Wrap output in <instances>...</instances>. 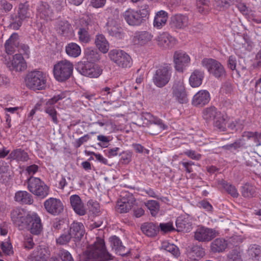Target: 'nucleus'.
<instances>
[{
  "instance_id": "18",
  "label": "nucleus",
  "mask_w": 261,
  "mask_h": 261,
  "mask_svg": "<svg viewBox=\"0 0 261 261\" xmlns=\"http://www.w3.org/2000/svg\"><path fill=\"white\" fill-rule=\"evenodd\" d=\"M6 64L11 70L15 71L24 70L27 67L26 63L21 54H15L13 59L6 62Z\"/></svg>"
},
{
  "instance_id": "13",
  "label": "nucleus",
  "mask_w": 261,
  "mask_h": 261,
  "mask_svg": "<svg viewBox=\"0 0 261 261\" xmlns=\"http://www.w3.org/2000/svg\"><path fill=\"white\" fill-rule=\"evenodd\" d=\"M106 30L110 36L117 39L124 37L125 33L120 23L114 19L109 18L106 25Z\"/></svg>"
},
{
  "instance_id": "43",
  "label": "nucleus",
  "mask_w": 261,
  "mask_h": 261,
  "mask_svg": "<svg viewBox=\"0 0 261 261\" xmlns=\"http://www.w3.org/2000/svg\"><path fill=\"white\" fill-rule=\"evenodd\" d=\"M161 248L171 253L175 257H177L180 254L178 248L175 245L170 244L168 242H163L162 243Z\"/></svg>"
},
{
  "instance_id": "28",
  "label": "nucleus",
  "mask_w": 261,
  "mask_h": 261,
  "mask_svg": "<svg viewBox=\"0 0 261 261\" xmlns=\"http://www.w3.org/2000/svg\"><path fill=\"white\" fill-rule=\"evenodd\" d=\"M204 77V72L200 69L194 70L189 77V84L193 88L199 87L202 83Z\"/></svg>"
},
{
  "instance_id": "53",
  "label": "nucleus",
  "mask_w": 261,
  "mask_h": 261,
  "mask_svg": "<svg viewBox=\"0 0 261 261\" xmlns=\"http://www.w3.org/2000/svg\"><path fill=\"white\" fill-rule=\"evenodd\" d=\"M223 187L227 192L233 197L237 198L239 196V193L234 186L227 183H224Z\"/></svg>"
},
{
  "instance_id": "32",
  "label": "nucleus",
  "mask_w": 261,
  "mask_h": 261,
  "mask_svg": "<svg viewBox=\"0 0 261 261\" xmlns=\"http://www.w3.org/2000/svg\"><path fill=\"white\" fill-rule=\"evenodd\" d=\"M31 14L29 12V4L27 3L19 4L17 13V17L19 19L17 22V24L18 26H21L22 21L27 18H29Z\"/></svg>"
},
{
  "instance_id": "19",
  "label": "nucleus",
  "mask_w": 261,
  "mask_h": 261,
  "mask_svg": "<svg viewBox=\"0 0 261 261\" xmlns=\"http://www.w3.org/2000/svg\"><path fill=\"white\" fill-rule=\"evenodd\" d=\"M190 24L188 16L183 14H176L171 18V28L179 30H184Z\"/></svg>"
},
{
  "instance_id": "52",
  "label": "nucleus",
  "mask_w": 261,
  "mask_h": 261,
  "mask_svg": "<svg viewBox=\"0 0 261 261\" xmlns=\"http://www.w3.org/2000/svg\"><path fill=\"white\" fill-rule=\"evenodd\" d=\"M190 253L192 254V256L193 257H202L205 254L203 248L198 245L193 246L191 249Z\"/></svg>"
},
{
  "instance_id": "36",
  "label": "nucleus",
  "mask_w": 261,
  "mask_h": 261,
  "mask_svg": "<svg viewBox=\"0 0 261 261\" xmlns=\"http://www.w3.org/2000/svg\"><path fill=\"white\" fill-rule=\"evenodd\" d=\"M247 254L253 261H261V247L259 246L256 244L250 245Z\"/></svg>"
},
{
  "instance_id": "21",
  "label": "nucleus",
  "mask_w": 261,
  "mask_h": 261,
  "mask_svg": "<svg viewBox=\"0 0 261 261\" xmlns=\"http://www.w3.org/2000/svg\"><path fill=\"white\" fill-rule=\"evenodd\" d=\"M68 232L74 241H78L83 237L85 229L82 223L74 221L71 224Z\"/></svg>"
},
{
  "instance_id": "27",
  "label": "nucleus",
  "mask_w": 261,
  "mask_h": 261,
  "mask_svg": "<svg viewBox=\"0 0 261 261\" xmlns=\"http://www.w3.org/2000/svg\"><path fill=\"white\" fill-rule=\"evenodd\" d=\"M19 36L17 33H13L5 43V51L8 55L13 54L18 48Z\"/></svg>"
},
{
  "instance_id": "5",
  "label": "nucleus",
  "mask_w": 261,
  "mask_h": 261,
  "mask_svg": "<svg viewBox=\"0 0 261 261\" xmlns=\"http://www.w3.org/2000/svg\"><path fill=\"white\" fill-rule=\"evenodd\" d=\"M172 75V67L167 64L156 67L153 74L152 82L159 88H163L170 81Z\"/></svg>"
},
{
  "instance_id": "59",
  "label": "nucleus",
  "mask_w": 261,
  "mask_h": 261,
  "mask_svg": "<svg viewBox=\"0 0 261 261\" xmlns=\"http://www.w3.org/2000/svg\"><path fill=\"white\" fill-rule=\"evenodd\" d=\"M231 261H241V255L237 251L233 250L228 255Z\"/></svg>"
},
{
  "instance_id": "34",
  "label": "nucleus",
  "mask_w": 261,
  "mask_h": 261,
  "mask_svg": "<svg viewBox=\"0 0 261 261\" xmlns=\"http://www.w3.org/2000/svg\"><path fill=\"white\" fill-rule=\"evenodd\" d=\"M65 52L69 57L76 58L81 54V48L77 44L71 42L66 45Z\"/></svg>"
},
{
  "instance_id": "50",
  "label": "nucleus",
  "mask_w": 261,
  "mask_h": 261,
  "mask_svg": "<svg viewBox=\"0 0 261 261\" xmlns=\"http://www.w3.org/2000/svg\"><path fill=\"white\" fill-rule=\"evenodd\" d=\"M156 117H154L149 113H143L141 116V120L142 121V125L143 126H147L151 123Z\"/></svg>"
},
{
  "instance_id": "14",
  "label": "nucleus",
  "mask_w": 261,
  "mask_h": 261,
  "mask_svg": "<svg viewBox=\"0 0 261 261\" xmlns=\"http://www.w3.org/2000/svg\"><path fill=\"white\" fill-rule=\"evenodd\" d=\"M190 58L186 53L176 51L173 55V63L175 69L179 72H182L190 62Z\"/></svg>"
},
{
  "instance_id": "26",
  "label": "nucleus",
  "mask_w": 261,
  "mask_h": 261,
  "mask_svg": "<svg viewBox=\"0 0 261 261\" xmlns=\"http://www.w3.org/2000/svg\"><path fill=\"white\" fill-rule=\"evenodd\" d=\"M147 127V132L152 135H158L162 130L168 128V126L161 119L157 117Z\"/></svg>"
},
{
  "instance_id": "62",
  "label": "nucleus",
  "mask_w": 261,
  "mask_h": 261,
  "mask_svg": "<svg viewBox=\"0 0 261 261\" xmlns=\"http://www.w3.org/2000/svg\"><path fill=\"white\" fill-rule=\"evenodd\" d=\"M34 245L33 239L31 237L26 238L24 240L23 246L27 249H32Z\"/></svg>"
},
{
  "instance_id": "9",
  "label": "nucleus",
  "mask_w": 261,
  "mask_h": 261,
  "mask_svg": "<svg viewBox=\"0 0 261 261\" xmlns=\"http://www.w3.org/2000/svg\"><path fill=\"white\" fill-rule=\"evenodd\" d=\"M108 56L110 60L119 67L126 68L132 66V60L130 56L123 50L112 49L110 51Z\"/></svg>"
},
{
  "instance_id": "57",
  "label": "nucleus",
  "mask_w": 261,
  "mask_h": 261,
  "mask_svg": "<svg viewBox=\"0 0 261 261\" xmlns=\"http://www.w3.org/2000/svg\"><path fill=\"white\" fill-rule=\"evenodd\" d=\"M183 153L190 159L194 160H199L201 157L200 154L198 153L195 151L192 150H187L184 151Z\"/></svg>"
},
{
  "instance_id": "49",
  "label": "nucleus",
  "mask_w": 261,
  "mask_h": 261,
  "mask_svg": "<svg viewBox=\"0 0 261 261\" xmlns=\"http://www.w3.org/2000/svg\"><path fill=\"white\" fill-rule=\"evenodd\" d=\"M80 41L83 43H87L90 40V36L88 31L84 28H80L77 33Z\"/></svg>"
},
{
  "instance_id": "15",
  "label": "nucleus",
  "mask_w": 261,
  "mask_h": 261,
  "mask_svg": "<svg viewBox=\"0 0 261 261\" xmlns=\"http://www.w3.org/2000/svg\"><path fill=\"white\" fill-rule=\"evenodd\" d=\"M217 235V232L215 230L204 226H200L196 229L194 238L200 242H208L216 237Z\"/></svg>"
},
{
  "instance_id": "48",
  "label": "nucleus",
  "mask_w": 261,
  "mask_h": 261,
  "mask_svg": "<svg viewBox=\"0 0 261 261\" xmlns=\"http://www.w3.org/2000/svg\"><path fill=\"white\" fill-rule=\"evenodd\" d=\"M71 25L67 21H60L57 27V31L62 35H66L70 32Z\"/></svg>"
},
{
  "instance_id": "38",
  "label": "nucleus",
  "mask_w": 261,
  "mask_h": 261,
  "mask_svg": "<svg viewBox=\"0 0 261 261\" xmlns=\"http://www.w3.org/2000/svg\"><path fill=\"white\" fill-rule=\"evenodd\" d=\"M176 226L178 231H189L192 225L187 218L178 217L176 221Z\"/></svg>"
},
{
  "instance_id": "64",
  "label": "nucleus",
  "mask_w": 261,
  "mask_h": 261,
  "mask_svg": "<svg viewBox=\"0 0 261 261\" xmlns=\"http://www.w3.org/2000/svg\"><path fill=\"white\" fill-rule=\"evenodd\" d=\"M0 6L2 7L5 11H9L12 8V5L6 0L0 1Z\"/></svg>"
},
{
  "instance_id": "11",
  "label": "nucleus",
  "mask_w": 261,
  "mask_h": 261,
  "mask_svg": "<svg viewBox=\"0 0 261 261\" xmlns=\"http://www.w3.org/2000/svg\"><path fill=\"white\" fill-rule=\"evenodd\" d=\"M173 97L180 103H187L188 95L182 79L175 80L171 88Z\"/></svg>"
},
{
  "instance_id": "60",
  "label": "nucleus",
  "mask_w": 261,
  "mask_h": 261,
  "mask_svg": "<svg viewBox=\"0 0 261 261\" xmlns=\"http://www.w3.org/2000/svg\"><path fill=\"white\" fill-rule=\"evenodd\" d=\"M18 50L21 53L23 54L26 58H29L30 51L28 45L24 44H19Z\"/></svg>"
},
{
  "instance_id": "63",
  "label": "nucleus",
  "mask_w": 261,
  "mask_h": 261,
  "mask_svg": "<svg viewBox=\"0 0 261 261\" xmlns=\"http://www.w3.org/2000/svg\"><path fill=\"white\" fill-rule=\"evenodd\" d=\"M121 160L124 164H128L132 160V153L130 152H123L121 156Z\"/></svg>"
},
{
  "instance_id": "61",
  "label": "nucleus",
  "mask_w": 261,
  "mask_h": 261,
  "mask_svg": "<svg viewBox=\"0 0 261 261\" xmlns=\"http://www.w3.org/2000/svg\"><path fill=\"white\" fill-rule=\"evenodd\" d=\"M160 227L161 231H163L164 232L171 231L173 229L172 225L169 223H161L160 224Z\"/></svg>"
},
{
  "instance_id": "1",
  "label": "nucleus",
  "mask_w": 261,
  "mask_h": 261,
  "mask_svg": "<svg viewBox=\"0 0 261 261\" xmlns=\"http://www.w3.org/2000/svg\"><path fill=\"white\" fill-rule=\"evenodd\" d=\"M11 215L12 220L19 229H28L34 235H39L42 232L41 220L36 213L16 208L12 211Z\"/></svg>"
},
{
  "instance_id": "35",
  "label": "nucleus",
  "mask_w": 261,
  "mask_h": 261,
  "mask_svg": "<svg viewBox=\"0 0 261 261\" xmlns=\"http://www.w3.org/2000/svg\"><path fill=\"white\" fill-rule=\"evenodd\" d=\"M95 43L96 47L101 52L105 54L108 51L109 44L103 35H97L95 39Z\"/></svg>"
},
{
  "instance_id": "55",
  "label": "nucleus",
  "mask_w": 261,
  "mask_h": 261,
  "mask_svg": "<svg viewBox=\"0 0 261 261\" xmlns=\"http://www.w3.org/2000/svg\"><path fill=\"white\" fill-rule=\"evenodd\" d=\"M227 127L231 130L241 129L243 127L242 123L239 120L229 121L228 123Z\"/></svg>"
},
{
  "instance_id": "42",
  "label": "nucleus",
  "mask_w": 261,
  "mask_h": 261,
  "mask_svg": "<svg viewBox=\"0 0 261 261\" xmlns=\"http://www.w3.org/2000/svg\"><path fill=\"white\" fill-rule=\"evenodd\" d=\"M33 254L39 257L42 261H47L50 255L48 249L41 246H39L34 250Z\"/></svg>"
},
{
  "instance_id": "45",
  "label": "nucleus",
  "mask_w": 261,
  "mask_h": 261,
  "mask_svg": "<svg viewBox=\"0 0 261 261\" xmlns=\"http://www.w3.org/2000/svg\"><path fill=\"white\" fill-rule=\"evenodd\" d=\"M145 204L149 210L152 216L155 217L158 215L160 210V204L157 201L149 200H148Z\"/></svg>"
},
{
  "instance_id": "8",
  "label": "nucleus",
  "mask_w": 261,
  "mask_h": 261,
  "mask_svg": "<svg viewBox=\"0 0 261 261\" xmlns=\"http://www.w3.org/2000/svg\"><path fill=\"white\" fill-rule=\"evenodd\" d=\"M201 65L207 69L210 74L217 79L222 78L226 75L224 67L216 60L212 58H204L201 61Z\"/></svg>"
},
{
  "instance_id": "7",
  "label": "nucleus",
  "mask_w": 261,
  "mask_h": 261,
  "mask_svg": "<svg viewBox=\"0 0 261 261\" xmlns=\"http://www.w3.org/2000/svg\"><path fill=\"white\" fill-rule=\"evenodd\" d=\"M28 188L33 194L41 198H45L49 194V187L38 177L31 176L28 179Z\"/></svg>"
},
{
  "instance_id": "23",
  "label": "nucleus",
  "mask_w": 261,
  "mask_h": 261,
  "mask_svg": "<svg viewBox=\"0 0 261 261\" xmlns=\"http://www.w3.org/2000/svg\"><path fill=\"white\" fill-rule=\"evenodd\" d=\"M112 249L115 251L116 254L121 256H124L129 253V249H126L122 245V242L120 239L114 236L109 238Z\"/></svg>"
},
{
  "instance_id": "22",
  "label": "nucleus",
  "mask_w": 261,
  "mask_h": 261,
  "mask_svg": "<svg viewBox=\"0 0 261 261\" xmlns=\"http://www.w3.org/2000/svg\"><path fill=\"white\" fill-rule=\"evenodd\" d=\"M153 35L148 31H138L135 33L133 42L135 45L143 46L150 42L152 38Z\"/></svg>"
},
{
  "instance_id": "33",
  "label": "nucleus",
  "mask_w": 261,
  "mask_h": 261,
  "mask_svg": "<svg viewBox=\"0 0 261 261\" xmlns=\"http://www.w3.org/2000/svg\"><path fill=\"white\" fill-rule=\"evenodd\" d=\"M141 230L145 235L152 237L157 234L159 228L158 225L152 223H146L141 226Z\"/></svg>"
},
{
  "instance_id": "31",
  "label": "nucleus",
  "mask_w": 261,
  "mask_h": 261,
  "mask_svg": "<svg viewBox=\"0 0 261 261\" xmlns=\"http://www.w3.org/2000/svg\"><path fill=\"white\" fill-rule=\"evenodd\" d=\"M14 199L21 204H32L34 202L32 196L25 191L16 192Z\"/></svg>"
},
{
  "instance_id": "41",
  "label": "nucleus",
  "mask_w": 261,
  "mask_h": 261,
  "mask_svg": "<svg viewBox=\"0 0 261 261\" xmlns=\"http://www.w3.org/2000/svg\"><path fill=\"white\" fill-rule=\"evenodd\" d=\"M38 14L43 19H47L51 14V11L48 4L46 3H41L37 9Z\"/></svg>"
},
{
  "instance_id": "40",
  "label": "nucleus",
  "mask_w": 261,
  "mask_h": 261,
  "mask_svg": "<svg viewBox=\"0 0 261 261\" xmlns=\"http://www.w3.org/2000/svg\"><path fill=\"white\" fill-rule=\"evenodd\" d=\"M227 246L226 241L223 239H217L212 242V250L214 252H220L224 251Z\"/></svg>"
},
{
  "instance_id": "17",
  "label": "nucleus",
  "mask_w": 261,
  "mask_h": 261,
  "mask_svg": "<svg viewBox=\"0 0 261 261\" xmlns=\"http://www.w3.org/2000/svg\"><path fill=\"white\" fill-rule=\"evenodd\" d=\"M155 40L159 46L165 49L171 48L176 44V39L167 32L159 34Z\"/></svg>"
},
{
  "instance_id": "37",
  "label": "nucleus",
  "mask_w": 261,
  "mask_h": 261,
  "mask_svg": "<svg viewBox=\"0 0 261 261\" xmlns=\"http://www.w3.org/2000/svg\"><path fill=\"white\" fill-rule=\"evenodd\" d=\"M220 113L215 107H210L203 110L202 117L206 121H211L214 120Z\"/></svg>"
},
{
  "instance_id": "29",
  "label": "nucleus",
  "mask_w": 261,
  "mask_h": 261,
  "mask_svg": "<svg viewBox=\"0 0 261 261\" xmlns=\"http://www.w3.org/2000/svg\"><path fill=\"white\" fill-rule=\"evenodd\" d=\"M168 14L164 10H160L155 13L153 25L156 29H161L167 23Z\"/></svg>"
},
{
  "instance_id": "46",
  "label": "nucleus",
  "mask_w": 261,
  "mask_h": 261,
  "mask_svg": "<svg viewBox=\"0 0 261 261\" xmlns=\"http://www.w3.org/2000/svg\"><path fill=\"white\" fill-rule=\"evenodd\" d=\"M214 126L220 131L224 132L226 129V121L221 113L218 114V116L214 120Z\"/></svg>"
},
{
  "instance_id": "30",
  "label": "nucleus",
  "mask_w": 261,
  "mask_h": 261,
  "mask_svg": "<svg viewBox=\"0 0 261 261\" xmlns=\"http://www.w3.org/2000/svg\"><path fill=\"white\" fill-rule=\"evenodd\" d=\"M9 158L11 160H15L18 163L25 162L29 159L28 153L20 148L12 150L9 153Z\"/></svg>"
},
{
  "instance_id": "54",
  "label": "nucleus",
  "mask_w": 261,
  "mask_h": 261,
  "mask_svg": "<svg viewBox=\"0 0 261 261\" xmlns=\"http://www.w3.org/2000/svg\"><path fill=\"white\" fill-rule=\"evenodd\" d=\"M58 255L62 261H74L71 254L65 249H60L58 253Z\"/></svg>"
},
{
  "instance_id": "16",
  "label": "nucleus",
  "mask_w": 261,
  "mask_h": 261,
  "mask_svg": "<svg viewBox=\"0 0 261 261\" xmlns=\"http://www.w3.org/2000/svg\"><path fill=\"white\" fill-rule=\"evenodd\" d=\"M65 97L63 93L54 96L53 98L48 99L45 103V112L49 115L52 118L53 121L57 124L58 123V118L57 117V112L54 107V105L59 100H61Z\"/></svg>"
},
{
  "instance_id": "12",
  "label": "nucleus",
  "mask_w": 261,
  "mask_h": 261,
  "mask_svg": "<svg viewBox=\"0 0 261 261\" xmlns=\"http://www.w3.org/2000/svg\"><path fill=\"white\" fill-rule=\"evenodd\" d=\"M44 206L46 212L54 216H57L64 210V205L62 201L56 198H49L44 202Z\"/></svg>"
},
{
  "instance_id": "58",
  "label": "nucleus",
  "mask_w": 261,
  "mask_h": 261,
  "mask_svg": "<svg viewBox=\"0 0 261 261\" xmlns=\"http://www.w3.org/2000/svg\"><path fill=\"white\" fill-rule=\"evenodd\" d=\"M237 63V60L236 57L233 56H229L227 61L228 67L231 70H234L236 69Z\"/></svg>"
},
{
  "instance_id": "39",
  "label": "nucleus",
  "mask_w": 261,
  "mask_h": 261,
  "mask_svg": "<svg viewBox=\"0 0 261 261\" xmlns=\"http://www.w3.org/2000/svg\"><path fill=\"white\" fill-rule=\"evenodd\" d=\"M241 192L244 197L251 198L255 195L256 188L252 185L246 182L242 186Z\"/></svg>"
},
{
  "instance_id": "51",
  "label": "nucleus",
  "mask_w": 261,
  "mask_h": 261,
  "mask_svg": "<svg viewBox=\"0 0 261 261\" xmlns=\"http://www.w3.org/2000/svg\"><path fill=\"white\" fill-rule=\"evenodd\" d=\"M71 238L72 237L69 232H65L56 239V243L57 244L61 245H65L70 242Z\"/></svg>"
},
{
  "instance_id": "24",
  "label": "nucleus",
  "mask_w": 261,
  "mask_h": 261,
  "mask_svg": "<svg viewBox=\"0 0 261 261\" xmlns=\"http://www.w3.org/2000/svg\"><path fill=\"white\" fill-rule=\"evenodd\" d=\"M70 203L74 212L80 215L84 216L86 213V210L80 197L77 195H72L70 197Z\"/></svg>"
},
{
  "instance_id": "56",
  "label": "nucleus",
  "mask_w": 261,
  "mask_h": 261,
  "mask_svg": "<svg viewBox=\"0 0 261 261\" xmlns=\"http://www.w3.org/2000/svg\"><path fill=\"white\" fill-rule=\"evenodd\" d=\"M1 247L4 253L9 255L12 253V245L8 241L3 242L1 243Z\"/></svg>"
},
{
  "instance_id": "44",
  "label": "nucleus",
  "mask_w": 261,
  "mask_h": 261,
  "mask_svg": "<svg viewBox=\"0 0 261 261\" xmlns=\"http://www.w3.org/2000/svg\"><path fill=\"white\" fill-rule=\"evenodd\" d=\"M243 137L248 140H252L257 146L260 144V140L261 139V133L257 132L246 131L243 132Z\"/></svg>"
},
{
  "instance_id": "10",
  "label": "nucleus",
  "mask_w": 261,
  "mask_h": 261,
  "mask_svg": "<svg viewBox=\"0 0 261 261\" xmlns=\"http://www.w3.org/2000/svg\"><path fill=\"white\" fill-rule=\"evenodd\" d=\"M76 69L82 75L90 78H97L102 73L101 67L92 62H80Z\"/></svg>"
},
{
  "instance_id": "6",
  "label": "nucleus",
  "mask_w": 261,
  "mask_h": 261,
  "mask_svg": "<svg viewBox=\"0 0 261 261\" xmlns=\"http://www.w3.org/2000/svg\"><path fill=\"white\" fill-rule=\"evenodd\" d=\"M73 64L68 60H63L58 62L54 67L55 78L59 82L68 79L72 73Z\"/></svg>"
},
{
  "instance_id": "3",
  "label": "nucleus",
  "mask_w": 261,
  "mask_h": 261,
  "mask_svg": "<svg viewBox=\"0 0 261 261\" xmlns=\"http://www.w3.org/2000/svg\"><path fill=\"white\" fill-rule=\"evenodd\" d=\"M150 14V8L148 5L142 6L140 9L136 10L128 8L122 14V17L126 23L130 26H140Z\"/></svg>"
},
{
  "instance_id": "20",
  "label": "nucleus",
  "mask_w": 261,
  "mask_h": 261,
  "mask_svg": "<svg viewBox=\"0 0 261 261\" xmlns=\"http://www.w3.org/2000/svg\"><path fill=\"white\" fill-rule=\"evenodd\" d=\"M210 99V93L205 90H201L194 95L192 103L194 106L201 107L207 105Z\"/></svg>"
},
{
  "instance_id": "2",
  "label": "nucleus",
  "mask_w": 261,
  "mask_h": 261,
  "mask_svg": "<svg viewBox=\"0 0 261 261\" xmlns=\"http://www.w3.org/2000/svg\"><path fill=\"white\" fill-rule=\"evenodd\" d=\"M85 255L89 261H108L112 259V256L106 250L104 240L99 238L96 239L93 245L87 248Z\"/></svg>"
},
{
  "instance_id": "25",
  "label": "nucleus",
  "mask_w": 261,
  "mask_h": 261,
  "mask_svg": "<svg viewBox=\"0 0 261 261\" xmlns=\"http://www.w3.org/2000/svg\"><path fill=\"white\" fill-rule=\"evenodd\" d=\"M135 202L132 195L127 194V197H122L117 202L118 211L121 213H126L129 212Z\"/></svg>"
},
{
  "instance_id": "4",
  "label": "nucleus",
  "mask_w": 261,
  "mask_h": 261,
  "mask_svg": "<svg viewBox=\"0 0 261 261\" xmlns=\"http://www.w3.org/2000/svg\"><path fill=\"white\" fill-rule=\"evenodd\" d=\"M47 77L45 73L34 70L30 72L25 78L26 86L34 90H41L46 87Z\"/></svg>"
},
{
  "instance_id": "47",
  "label": "nucleus",
  "mask_w": 261,
  "mask_h": 261,
  "mask_svg": "<svg viewBox=\"0 0 261 261\" xmlns=\"http://www.w3.org/2000/svg\"><path fill=\"white\" fill-rule=\"evenodd\" d=\"M84 53L87 59L90 61H96L100 58L97 51L92 48H87Z\"/></svg>"
}]
</instances>
